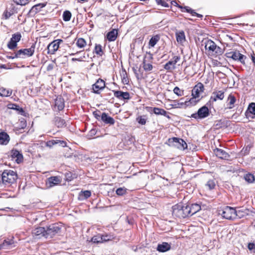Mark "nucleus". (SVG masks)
<instances>
[{
	"mask_svg": "<svg viewBox=\"0 0 255 255\" xmlns=\"http://www.w3.org/2000/svg\"><path fill=\"white\" fill-rule=\"evenodd\" d=\"M45 228L46 239L52 238L61 233L62 225L58 223L51 224Z\"/></svg>",
	"mask_w": 255,
	"mask_h": 255,
	"instance_id": "1",
	"label": "nucleus"
},
{
	"mask_svg": "<svg viewBox=\"0 0 255 255\" xmlns=\"http://www.w3.org/2000/svg\"><path fill=\"white\" fill-rule=\"evenodd\" d=\"M166 144L169 146L175 147L180 149L184 150L187 148V144L183 139L176 137L169 138Z\"/></svg>",
	"mask_w": 255,
	"mask_h": 255,
	"instance_id": "2",
	"label": "nucleus"
},
{
	"mask_svg": "<svg viewBox=\"0 0 255 255\" xmlns=\"http://www.w3.org/2000/svg\"><path fill=\"white\" fill-rule=\"evenodd\" d=\"M210 114V111L206 105L200 108L196 113L192 114L189 117L194 118L197 120L204 119L208 117Z\"/></svg>",
	"mask_w": 255,
	"mask_h": 255,
	"instance_id": "3",
	"label": "nucleus"
},
{
	"mask_svg": "<svg viewBox=\"0 0 255 255\" xmlns=\"http://www.w3.org/2000/svg\"><path fill=\"white\" fill-rule=\"evenodd\" d=\"M236 213L235 208L226 206L222 210L220 211L219 214L224 219L234 220L236 219Z\"/></svg>",
	"mask_w": 255,
	"mask_h": 255,
	"instance_id": "4",
	"label": "nucleus"
},
{
	"mask_svg": "<svg viewBox=\"0 0 255 255\" xmlns=\"http://www.w3.org/2000/svg\"><path fill=\"white\" fill-rule=\"evenodd\" d=\"M36 43H33L29 48L21 49L17 51L16 56L18 58L24 59L32 56L34 53Z\"/></svg>",
	"mask_w": 255,
	"mask_h": 255,
	"instance_id": "5",
	"label": "nucleus"
},
{
	"mask_svg": "<svg viewBox=\"0 0 255 255\" xmlns=\"http://www.w3.org/2000/svg\"><path fill=\"white\" fill-rule=\"evenodd\" d=\"M21 38V35L19 32L12 34L7 43V47L11 50L15 49L17 47V43L20 40Z\"/></svg>",
	"mask_w": 255,
	"mask_h": 255,
	"instance_id": "6",
	"label": "nucleus"
},
{
	"mask_svg": "<svg viewBox=\"0 0 255 255\" xmlns=\"http://www.w3.org/2000/svg\"><path fill=\"white\" fill-rule=\"evenodd\" d=\"M62 42H63L62 39H57L50 43L47 47V53L54 54L58 50L59 45Z\"/></svg>",
	"mask_w": 255,
	"mask_h": 255,
	"instance_id": "7",
	"label": "nucleus"
},
{
	"mask_svg": "<svg viewBox=\"0 0 255 255\" xmlns=\"http://www.w3.org/2000/svg\"><path fill=\"white\" fill-rule=\"evenodd\" d=\"M47 4V2L39 3L33 5L31 9L29 10L27 15L28 17H33L36 13L40 12L42 8H44L46 6Z\"/></svg>",
	"mask_w": 255,
	"mask_h": 255,
	"instance_id": "8",
	"label": "nucleus"
},
{
	"mask_svg": "<svg viewBox=\"0 0 255 255\" xmlns=\"http://www.w3.org/2000/svg\"><path fill=\"white\" fill-rule=\"evenodd\" d=\"M172 216L179 219H183V204H177L172 207Z\"/></svg>",
	"mask_w": 255,
	"mask_h": 255,
	"instance_id": "9",
	"label": "nucleus"
},
{
	"mask_svg": "<svg viewBox=\"0 0 255 255\" xmlns=\"http://www.w3.org/2000/svg\"><path fill=\"white\" fill-rule=\"evenodd\" d=\"M105 87V82L100 78L92 85L93 92L95 94H99L100 90L104 89Z\"/></svg>",
	"mask_w": 255,
	"mask_h": 255,
	"instance_id": "10",
	"label": "nucleus"
},
{
	"mask_svg": "<svg viewBox=\"0 0 255 255\" xmlns=\"http://www.w3.org/2000/svg\"><path fill=\"white\" fill-rule=\"evenodd\" d=\"M46 228L45 227H38L32 230V234L33 237L37 239H40L42 237L46 238Z\"/></svg>",
	"mask_w": 255,
	"mask_h": 255,
	"instance_id": "11",
	"label": "nucleus"
},
{
	"mask_svg": "<svg viewBox=\"0 0 255 255\" xmlns=\"http://www.w3.org/2000/svg\"><path fill=\"white\" fill-rule=\"evenodd\" d=\"M204 90V85L201 83H198L192 90V96L194 98H199L201 93Z\"/></svg>",
	"mask_w": 255,
	"mask_h": 255,
	"instance_id": "12",
	"label": "nucleus"
},
{
	"mask_svg": "<svg viewBox=\"0 0 255 255\" xmlns=\"http://www.w3.org/2000/svg\"><path fill=\"white\" fill-rule=\"evenodd\" d=\"M245 116L247 119H254L255 118V103L252 102L249 104Z\"/></svg>",
	"mask_w": 255,
	"mask_h": 255,
	"instance_id": "13",
	"label": "nucleus"
},
{
	"mask_svg": "<svg viewBox=\"0 0 255 255\" xmlns=\"http://www.w3.org/2000/svg\"><path fill=\"white\" fill-rule=\"evenodd\" d=\"M247 57L245 55L241 54L239 51L236 50L233 51L231 57V59L233 60L239 61L243 65H245V59Z\"/></svg>",
	"mask_w": 255,
	"mask_h": 255,
	"instance_id": "14",
	"label": "nucleus"
},
{
	"mask_svg": "<svg viewBox=\"0 0 255 255\" xmlns=\"http://www.w3.org/2000/svg\"><path fill=\"white\" fill-rule=\"evenodd\" d=\"M11 157L12 159L16 158L15 162L18 164L23 161V156L22 153L16 149L13 148L11 150Z\"/></svg>",
	"mask_w": 255,
	"mask_h": 255,
	"instance_id": "15",
	"label": "nucleus"
},
{
	"mask_svg": "<svg viewBox=\"0 0 255 255\" xmlns=\"http://www.w3.org/2000/svg\"><path fill=\"white\" fill-rule=\"evenodd\" d=\"M180 60V57L178 56H174L173 58V60H171L167 62L164 65V68L168 71H169L171 69H174L175 68L176 64Z\"/></svg>",
	"mask_w": 255,
	"mask_h": 255,
	"instance_id": "16",
	"label": "nucleus"
},
{
	"mask_svg": "<svg viewBox=\"0 0 255 255\" xmlns=\"http://www.w3.org/2000/svg\"><path fill=\"white\" fill-rule=\"evenodd\" d=\"M113 92L114 93V96L120 100H127L130 99L129 93L128 92L115 90H113Z\"/></svg>",
	"mask_w": 255,
	"mask_h": 255,
	"instance_id": "17",
	"label": "nucleus"
},
{
	"mask_svg": "<svg viewBox=\"0 0 255 255\" xmlns=\"http://www.w3.org/2000/svg\"><path fill=\"white\" fill-rule=\"evenodd\" d=\"M214 152L216 155L221 159L228 160L230 157L229 154L222 149L216 148Z\"/></svg>",
	"mask_w": 255,
	"mask_h": 255,
	"instance_id": "18",
	"label": "nucleus"
},
{
	"mask_svg": "<svg viewBox=\"0 0 255 255\" xmlns=\"http://www.w3.org/2000/svg\"><path fill=\"white\" fill-rule=\"evenodd\" d=\"M61 181V180L59 177L51 176L47 179L46 184L48 187H52L60 184Z\"/></svg>",
	"mask_w": 255,
	"mask_h": 255,
	"instance_id": "19",
	"label": "nucleus"
},
{
	"mask_svg": "<svg viewBox=\"0 0 255 255\" xmlns=\"http://www.w3.org/2000/svg\"><path fill=\"white\" fill-rule=\"evenodd\" d=\"M236 218L241 219L249 215L250 210L247 208L238 207L236 209Z\"/></svg>",
	"mask_w": 255,
	"mask_h": 255,
	"instance_id": "20",
	"label": "nucleus"
},
{
	"mask_svg": "<svg viewBox=\"0 0 255 255\" xmlns=\"http://www.w3.org/2000/svg\"><path fill=\"white\" fill-rule=\"evenodd\" d=\"M101 121L105 124L110 125H113L115 123L114 119L105 112L101 114Z\"/></svg>",
	"mask_w": 255,
	"mask_h": 255,
	"instance_id": "21",
	"label": "nucleus"
},
{
	"mask_svg": "<svg viewBox=\"0 0 255 255\" xmlns=\"http://www.w3.org/2000/svg\"><path fill=\"white\" fill-rule=\"evenodd\" d=\"M54 106L57 108L59 111H61L65 107V101L61 96L57 97L54 101Z\"/></svg>",
	"mask_w": 255,
	"mask_h": 255,
	"instance_id": "22",
	"label": "nucleus"
},
{
	"mask_svg": "<svg viewBox=\"0 0 255 255\" xmlns=\"http://www.w3.org/2000/svg\"><path fill=\"white\" fill-rule=\"evenodd\" d=\"M171 249V245L167 242H162L159 244L156 248V250L160 253H165L169 251Z\"/></svg>",
	"mask_w": 255,
	"mask_h": 255,
	"instance_id": "23",
	"label": "nucleus"
},
{
	"mask_svg": "<svg viewBox=\"0 0 255 255\" xmlns=\"http://www.w3.org/2000/svg\"><path fill=\"white\" fill-rule=\"evenodd\" d=\"M118 35V29H112V30L109 31L106 34L107 40L110 41H114L116 40Z\"/></svg>",
	"mask_w": 255,
	"mask_h": 255,
	"instance_id": "24",
	"label": "nucleus"
},
{
	"mask_svg": "<svg viewBox=\"0 0 255 255\" xmlns=\"http://www.w3.org/2000/svg\"><path fill=\"white\" fill-rule=\"evenodd\" d=\"M7 108L9 109H12L15 110L18 112V114H20L22 116H26V113L23 110V109L19 106L16 104H9L7 105Z\"/></svg>",
	"mask_w": 255,
	"mask_h": 255,
	"instance_id": "25",
	"label": "nucleus"
},
{
	"mask_svg": "<svg viewBox=\"0 0 255 255\" xmlns=\"http://www.w3.org/2000/svg\"><path fill=\"white\" fill-rule=\"evenodd\" d=\"M10 140L9 135L5 131L0 132V144L7 145Z\"/></svg>",
	"mask_w": 255,
	"mask_h": 255,
	"instance_id": "26",
	"label": "nucleus"
},
{
	"mask_svg": "<svg viewBox=\"0 0 255 255\" xmlns=\"http://www.w3.org/2000/svg\"><path fill=\"white\" fill-rule=\"evenodd\" d=\"M53 123L58 128H63L66 126V122L65 120L59 117H55L53 119Z\"/></svg>",
	"mask_w": 255,
	"mask_h": 255,
	"instance_id": "27",
	"label": "nucleus"
},
{
	"mask_svg": "<svg viewBox=\"0 0 255 255\" xmlns=\"http://www.w3.org/2000/svg\"><path fill=\"white\" fill-rule=\"evenodd\" d=\"M175 36L178 43H182L186 40L185 33L183 30L176 32Z\"/></svg>",
	"mask_w": 255,
	"mask_h": 255,
	"instance_id": "28",
	"label": "nucleus"
},
{
	"mask_svg": "<svg viewBox=\"0 0 255 255\" xmlns=\"http://www.w3.org/2000/svg\"><path fill=\"white\" fill-rule=\"evenodd\" d=\"M214 96H211V99L215 102L217 100H222L224 98V92L219 91L218 92H214L212 94Z\"/></svg>",
	"mask_w": 255,
	"mask_h": 255,
	"instance_id": "29",
	"label": "nucleus"
},
{
	"mask_svg": "<svg viewBox=\"0 0 255 255\" xmlns=\"http://www.w3.org/2000/svg\"><path fill=\"white\" fill-rule=\"evenodd\" d=\"M91 196V192L90 190L81 191L79 194L78 199L80 200H84L88 199Z\"/></svg>",
	"mask_w": 255,
	"mask_h": 255,
	"instance_id": "30",
	"label": "nucleus"
},
{
	"mask_svg": "<svg viewBox=\"0 0 255 255\" xmlns=\"http://www.w3.org/2000/svg\"><path fill=\"white\" fill-rule=\"evenodd\" d=\"M192 216L199 212L201 209L200 205L197 203L189 204Z\"/></svg>",
	"mask_w": 255,
	"mask_h": 255,
	"instance_id": "31",
	"label": "nucleus"
},
{
	"mask_svg": "<svg viewBox=\"0 0 255 255\" xmlns=\"http://www.w3.org/2000/svg\"><path fill=\"white\" fill-rule=\"evenodd\" d=\"M197 98L192 97L189 100L185 101L184 103L185 104V107H192L196 105L200 101L199 99L196 100Z\"/></svg>",
	"mask_w": 255,
	"mask_h": 255,
	"instance_id": "32",
	"label": "nucleus"
},
{
	"mask_svg": "<svg viewBox=\"0 0 255 255\" xmlns=\"http://www.w3.org/2000/svg\"><path fill=\"white\" fill-rule=\"evenodd\" d=\"M160 39V36L158 34L153 36L150 39L148 42L149 47H153Z\"/></svg>",
	"mask_w": 255,
	"mask_h": 255,
	"instance_id": "33",
	"label": "nucleus"
},
{
	"mask_svg": "<svg viewBox=\"0 0 255 255\" xmlns=\"http://www.w3.org/2000/svg\"><path fill=\"white\" fill-rule=\"evenodd\" d=\"M183 219L187 217L192 216L189 204H183Z\"/></svg>",
	"mask_w": 255,
	"mask_h": 255,
	"instance_id": "34",
	"label": "nucleus"
},
{
	"mask_svg": "<svg viewBox=\"0 0 255 255\" xmlns=\"http://www.w3.org/2000/svg\"><path fill=\"white\" fill-rule=\"evenodd\" d=\"M215 126L218 128H226L228 127V121L223 120H217Z\"/></svg>",
	"mask_w": 255,
	"mask_h": 255,
	"instance_id": "35",
	"label": "nucleus"
},
{
	"mask_svg": "<svg viewBox=\"0 0 255 255\" xmlns=\"http://www.w3.org/2000/svg\"><path fill=\"white\" fill-rule=\"evenodd\" d=\"M12 90L6 89L4 88H1L0 90V96L3 97H9L12 94Z\"/></svg>",
	"mask_w": 255,
	"mask_h": 255,
	"instance_id": "36",
	"label": "nucleus"
},
{
	"mask_svg": "<svg viewBox=\"0 0 255 255\" xmlns=\"http://www.w3.org/2000/svg\"><path fill=\"white\" fill-rule=\"evenodd\" d=\"M13 238L10 239L5 240L2 245L4 249H10V247L14 244Z\"/></svg>",
	"mask_w": 255,
	"mask_h": 255,
	"instance_id": "37",
	"label": "nucleus"
},
{
	"mask_svg": "<svg viewBox=\"0 0 255 255\" xmlns=\"http://www.w3.org/2000/svg\"><path fill=\"white\" fill-rule=\"evenodd\" d=\"M217 45L212 40H209L205 45L206 49H208L209 51H214L216 50Z\"/></svg>",
	"mask_w": 255,
	"mask_h": 255,
	"instance_id": "38",
	"label": "nucleus"
},
{
	"mask_svg": "<svg viewBox=\"0 0 255 255\" xmlns=\"http://www.w3.org/2000/svg\"><path fill=\"white\" fill-rule=\"evenodd\" d=\"M147 116L146 115H142L137 117L136 118V122L141 125H145L146 123Z\"/></svg>",
	"mask_w": 255,
	"mask_h": 255,
	"instance_id": "39",
	"label": "nucleus"
},
{
	"mask_svg": "<svg viewBox=\"0 0 255 255\" xmlns=\"http://www.w3.org/2000/svg\"><path fill=\"white\" fill-rule=\"evenodd\" d=\"M244 179L249 183H253L255 180L254 175L250 173L245 174L244 176Z\"/></svg>",
	"mask_w": 255,
	"mask_h": 255,
	"instance_id": "40",
	"label": "nucleus"
},
{
	"mask_svg": "<svg viewBox=\"0 0 255 255\" xmlns=\"http://www.w3.org/2000/svg\"><path fill=\"white\" fill-rule=\"evenodd\" d=\"M71 12L69 10H66L63 13V19L65 21H69L71 19Z\"/></svg>",
	"mask_w": 255,
	"mask_h": 255,
	"instance_id": "41",
	"label": "nucleus"
},
{
	"mask_svg": "<svg viewBox=\"0 0 255 255\" xmlns=\"http://www.w3.org/2000/svg\"><path fill=\"white\" fill-rule=\"evenodd\" d=\"M102 237H101V234H98L96 236L93 237L91 239V242L95 244H99L102 243Z\"/></svg>",
	"mask_w": 255,
	"mask_h": 255,
	"instance_id": "42",
	"label": "nucleus"
},
{
	"mask_svg": "<svg viewBox=\"0 0 255 255\" xmlns=\"http://www.w3.org/2000/svg\"><path fill=\"white\" fill-rule=\"evenodd\" d=\"M94 52L97 55L100 56H102L104 52L102 50V45L96 44L95 46Z\"/></svg>",
	"mask_w": 255,
	"mask_h": 255,
	"instance_id": "43",
	"label": "nucleus"
},
{
	"mask_svg": "<svg viewBox=\"0 0 255 255\" xmlns=\"http://www.w3.org/2000/svg\"><path fill=\"white\" fill-rule=\"evenodd\" d=\"M116 193L118 196H123L127 193V189L125 187H119L117 189Z\"/></svg>",
	"mask_w": 255,
	"mask_h": 255,
	"instance_id": "44",
	"label": "nucleus"
},
{
	"mask_svg": "<svg viewBox=\"0 0 255 255\" xmlns=\"http://www.w3.org/2000/svg\"><path fill=\"white\" fill-rule=\"evenodd\" d=\"M173 2H175L178 8L181 9V10L182 12H187L189 13L190 10L191 9V8L189 6H182L181 5H179L175 1H172L171 2V4H173Z\"/></svg>",
	"mask_w": 255,
	"mask_h": 255,
	"instance_id": "45",
	"label": "nucleus"
},
{
	"mask_svg": "<svg viewBox=\"0 0 255 255\" xmlns=\"http://www.w3.org/2000/svg\"><path fill=\"white\" fill-rule=\"evenodd\" d=\"M86 45V40L83 38H79L76 42V45L80 48H82Z\"/></svg>",
	"mask_w": 255,
	"mask_h": 255,
	"instance_id": "46",
	"label": "nucleus"
},
{
	"mask_svg": "<svg viewBox=\"0 0 255 255\" xmlns=\"http://www.w3.org/2000/svg\"><path fill=\"white\" fill-rule=\"evenodd\" d=\"M205 186L209 188V190H212L216 186V183L214 179H210L205 184Z\"/></svg>",
	"mask_w": 255,
	"mask_h": 255,
	"instance_id": "47",
	"label": "nucleus"
},
{
	"mask_svg": "<svg viewBox=\"0 0 255 255\" xmlns=\"http://www.w3.org/2000/svg\"><path fill=\"white\" fill-rule=\"evenodd\" d=\"M228 100L230 101L229 103L230 107H229V109H231L234 107V104L236 101V98L232 94H230L228 97Z\"/></svg>",
	"mask_w": 255,
	"mask_h": 255,
	"instance_id": "48",
	"label": "nucleus"
},
{
	"mask_svg": "<svg viewBox=\"0 0 255 255\" xmlns=\"http://www.w3.org/2000/svg\"><path fill=\"white\" fill-rule=\"evenodd\" d=\"M143 67L145 71H150L152 70L153 67L151 63H146L145 60L144 59L143 61Z\"/></svg>",
	"mask_w": 255,
	"mask_h": 255,
	"instance_id": "49",
	"label": "nucleus"
},
{
	"mask_svg": "<svg viewBox=\"0 0 255 255\" xmlns=\"http://www.w3.org/2000/svg\"><path fill=\"white\" fill-rule=\"evenodd\" d=\"M101 237H102V243L111 241L113 239L111 235L108 234H101Z\"/></svg>",
	"mask_w": 255,
	"mask_h": 255,
	"instance_id": "50",
	"label": "nucleus"
},
{
	"mask_svg": "<svg viewBox=\"0 0 255 255\" xmlns=\"http://www.w3.org/2000/svg\"><path fill=\"white\" fill-rule=\"evenodd\" d=\"M65 177L66 181H71L75 177V176L72 172H68L65 174Z\"/></svg>",
	"mask_w": 255,
	"mask_h": 255,
	"instance_id": "51",
	"label": "nucleus"
},
{
	"mask_svg": "<svg viewBox=\"0 0 255 255\" xmlns=\"http://www.w3.org/2000/svg\"><path fill=\"white\" fill-rule=\"evenodd\" d=\"M252 145H248L244 147L241 150V153L243 155H246L249 154Z\"/></svg>",
	"mask_w": 255,
	"mask_h": 255,
	"instance_id": "52",
	"label": "nucleus"
},
{
	"mask_svg": "<svg viewBox=\"0 0 255 255\" xmlns=\"http://www.w3.org/2000/svg\"><path fill=\"white\" fill-rule=\"evenodd\" d=\"M173 92L178 96H181L183 95V91L181 90L178 87H175L173 89Z\"/></svg>",
	"mask_w": 255,
	"mask_h": 255,
	"instance_id": "53",
	"label": "nucleus"
},
{
	"mask_svg": "<svg viewBox=\"0 0 255 255\" xmlns=\"http://www.w3.org/2000/svg\"><path fill=\"white\" fill-rule=\"evenodd\" d=\"M57 144L56 139H52L45 142V146L51 148L53 145Z\"/></svg>",
	"mask_w": 255,
	"mask_h": 255,
	"instance_id": "54",
	"label": "nucleus"
},
{
	"mask_svg": "<svg viewBox=\"0 0 255 255\" xmlns=\"http://www.w3.org/2000/svg\"><path fill=\"white\" fill-rule=\"evenodd\" d=\"M101 112L98 110H96L95 111L93 112L94 117L98 121L101 120Z\"/></svg>",
	"mask_w": 255,
	"mask_h": 255,
	"instance_id": "55",
	"label": "nucleus"
},
{
	"mask_svg": "<svg viewBox=\"0 0 255 255\" xmlns=\"http://www.w3.org/2000/svg\"><path fill=\"white\" fill-rule=\"evenodd\" d=\"M81 54H82L81 56H78V58H73L72 59V60L73 61H83V59H86V53L85 52H84L83 51V53H82Z\"/></svg>",
	"mask_w": 255,
	"mask_h": 255,
	"instance_id": "56",
	"label": "nucleus"
},
{
	"mask_svg": "<svg viewBox=\"0 0 255 255\" xmlns=\"http://www.w3.org/2000/svg\"><path fill=\"white\" fill-rule=\"evenodd\" d=\"M155 1L158 5H160L165 7H168L169 6V4L164 0H155Z\"/></svg>",
	"mask_w": 255,
	"mask_h": 255,
	"instance_id": "57",
	"label": "nucleus"
},
{
	"mask_svg": "<svg viewBox=\"0 0 255 255\" xmlns=\"http://www.w3.org/2000/svg\"><path fill=\"white\" fill-rule=\"evenodd\" d=\"M248 248L249 250L253 253H255V244L254 243H250L248 244Z\"/></svg>",
	"mask_w": 255,
	"mask_h": 255,
	"instance_id": "58",
	"label": "nucleus"
},
{
	"mask_svg": "<svg viewBox=\"0 0 255 255\" xmlns=\"http://www.w3.org/2000/svg\"><path fill=\"white\" fill-rule=\"evenodd\" d=\"M13 1L17 4L25 5L28 3V0H13Z\"/></svg>",
	"mask_w": 255,
	"mask_h": 255,
	"instance_id": "59",
	"label": "nucleus"
},
{
	"mask_svg": "<svg viewBox=\"0 0 255 255\" xmlns=\"http://www.w3.org/2000/svg\"><path fill=\"white\" fill-rule=\"evenodd\" d=\"M56 142H57V144H58L62 147H64L67 146V142L64 140L56 139Z\"/></svg>",
	"mask_w": 255,
	"mask_h": 255,
	"instance_id": "60",
	"label": "nucleus"
},
{
	"mask_svg": "<svg viewBox=\"0 0 255 255\" xmlns=\"http://www.w3.org/2000/svg\"><path fill=\"white\" fill-rule=\"evenodd\" d=\"M122 80V83L124 84L127 85L128 84L129 81L127 77V75L126 73H125V74L123 75Z\"/></svg>",
	"mask_w": 255,
	"mask_h": 255,
	"instance_id": "61",
	"label": "nucleus"
},
{
	"mask_svg": "<svg viewBox=\"0 0 255 255\" xmlns=\"http://www.w3.org/2000/svg\"><path fill=\"white\" fill-rule=\"evenodd\" d=\"M97 131L96 128H93L89 131V132L88 133V136H89L90 137H92L96 134Z\"/></svg>",
	"mask_w": 255,
	"mask_h": 255,
	"instance_id": "62",
	"label": "nucleus"
},
{
	"mask_svg": "<svg viewBox=\"0 0 255 255\" xmlns=\"http://www.w3.org/2000/svg\"><path fill=\"white\" fill-rule=\"evenodd\" d=\"M214 51L218 55H221L223 53V49L217 46L216 47V50H214Z\"/></svg>",
	"mask_w": 255,
	"mask_h": 255,
	"instance_id": "63",
	"label": "nucleus"
},
{
	"mask_svg": "<svg viewBox=\"0 0 255 255\" xmlns=\"http://www.w3.org/2000/svg\"><path fill=\"white\" fill-rule=\"evenodd\" d=\"M160 115H162L168 118V119H170L171 117L168 114V113L163 109H161Z\"/></svg>",
	"mask_w": 255,
	"mask_h": 255,
	"instance_id": "64",
	"label": "nucleus"
}]
</instances>
